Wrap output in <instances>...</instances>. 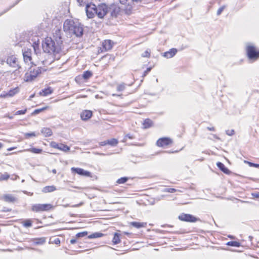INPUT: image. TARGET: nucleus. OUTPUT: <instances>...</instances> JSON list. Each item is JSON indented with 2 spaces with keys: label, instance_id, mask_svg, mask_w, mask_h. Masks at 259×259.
Segmentation results:
<instances>
[{
  "label": "nucleus",
  "instance_id": "49530a36",
  "mask_svg": "<svg viewBox=\"0 0 259 259\" xmlns=\"http://www.w3.org/2000/svg\"><path fill=\"white\" fill-rule=\"evenodd\" d=\"M26 111H27L26 109L17 111L15 113V115H17L24 114H25Z\"/></svg>",
  "mask_w": 259,
  "mask_h": 259
},
{
  "label": "nucleus",
  "instance_id": "3c124183",
  "mask_svg": "<svg viewBox=\"0 0 259 259\" xmlns=\"http://www.w3.org/2000/svg\"><path fill=\"white\" fill-rule=\"evenodd\" d=\"M248 165L250 167H254L256 168H259V164L254 163L252 162H248Z\"/></svg>",
  "mask_w": 259,
  "mask_h": 259
},
{
  "label": "nucleus",
  "instance_id": "774afa93",
  "mask_svg": "<svg viewBox=\"0 0 259 259\" xmlns=\"http://www.w3.org/2000/svg\"><path fill=\"white\" fill-rule=\"evenodd\" d=\"M213 135V137L215 139H218V140H220V138L218 137V136H217V135H214V134H213V135Z\"/></svg>",
  "mask_w": 259,
  "mask_h": 259
},
{
  "label": "nucleus",
  "instance_id": "20e7f679",
  "mask_svg": "<svg viewBox=\"0 0 259 259\" xmlns=\"http://www.w3.org/2000/svg\"><path fill=\"white\" fill-rule=\"evenodd\" d=\"M96 15L99 18L103 19L108 13V6L104 3L96 6Z\"/></svg>",
  "mask_w": 259,
  "mask_h": 259
},
{
  "label": "nucleus",
  "instance_id": "6e6d98bb",
  "mask_svg": "<svg viewBox=\"0 0 259 259\" xmlns=\"http://www.w3.org/2000/svg\"><path fill=\"white\" fill-rule=\"evenodd\" d=\"M128 1L129 0H119V2L120 3V4H122V5H126V4H127Z\"/></svg>",
  "mask_w": 259,
  "mask_h": 259
},
{
  "label": "nucleus",
  "instance_id": "7c9ffc66",
  "mask_svg": "<svg viewBox=\"0 0 259 259\" xmlns=\"http://www.w3.org/2000/svg\"><path fill=\"white\" fill-rule=\"evenodd\" d=\"M93 75L92 72L91 71L87 70L83 72L82 74V77L84 79L87 80L89 79Z\"/></svg>",
  "mask_w": 259,
  "mask_h": 259
},
{
  "label": "nucleus",
  "instance_id": "f03ea898",
  "mask_svg": "<svg viewBox=\"0 0 259 259\" xmlns=\"http://www.w3.org/2000/svg\"><path fill=\"white\" fill-rule=\"evenodd\" d=\"M42 48L45 53L58 54L61 50V47L55 42L51 37H47L42 44Z\"/></svg>",
  "mask_w": 259,
  "mask_h": 259
},
{
  "label": "nucleus",
  "instance_id": "f8f14e48",
  "mask_svg": "<svg viewBox=\"0 0 259 259\" xmlns=\"http://www.w3.org/2000/svg\"><path fill=\"white\" fill-rule=\"evenodd\" d=\"M50 146L52 148L58 149L64 152H67L70 150V147L67 145L62 143H57L56 142H52L50 143Z\"/></svg>",
  "mask_w": 259,
  "mask_h": 259
},
{
  "label": "nucleus",
  "instance_id": "5fc2aeb1",
  "mask_svg": "<svg viewBox=\"0 0 259 259\" xmlns=\"http://www.w3.org/2000/svg\"><path fill=\"white\" fill-rule=\"evenodd\" d=\"M0 97H2V98H7V97H8V94H7V92H4L3 93V94H2L0 96Z\"/></svg>",
  "mask_w": 259,
  "mask_h": 259
},
{
  "label": "nucleus",
  "instance_id": "72a5a7b5",
  "mask_svg": "<svg viewBox=\"0 0 259 259\" xmlns=\"http://www.w3.org/2000/svg\"><path fill=\"white\" fill-rule=\"evenodd\" d=\"M18 92V89L17 88H16L15 89L10 90L9 92H7V94L9 97H12L16 94Z\"/></svg>",
  "mask_w": 259,
  "mask_h": 259
},
{
  "label": "nucleus",
  "instance_id": "5701e85b",
  "mask_svg": "<svg viewBox=\"0 0 259 259\" xmlns=\"http://www.w3.org/2000/svg\"><path fill=\"white\" fill-rule=\"evenodd\" d=\"M52 92H53L52 89L50 87H49V88H47L42 90L39 92V94L40 96H47L51 94L52 93Z\"/></svg>",
  "mask_w": 259,
  "mask_h": 259
},
{
  "label": "nucleus",
  "instance_id": "0e129e2a",
  "mask_svg": "<svg viewBox=\"0 0 259 259\" xmlns=\"http://www.w3.org/2000/svg\"><path fill=\"white\" fill-rule=\"evenodd\" d=\"M143 0H132L133 3H139L142 1Z\"/></svg>",
  "mask_w": 259,
  "mask_h": 259
},
{
  "label": "nucleus",
  "instance_id": "4be33fe9",
  "mask_svg": "<svg viewBox=\"0 0 259 259\" xmlns=\"http://www.w3.org/2000/svg\"><path fill=\"white\" fill-rule=\"evenodd\" d=\"M130 224L133 227L139 229L143 227H146L147 225V223L132 222L130 223Z\"/></svg>",
  "mask_w": 259,
  "mask_h": 259
},
{
  "label": "nucleus",
  "instance_id": "9d476101",
  "mask_svg": "<svg viewBox=\"0 0 259 259\" xmlns=\"http://www.w3.org/2000/svg\"><path fill=\"white\" fill-rule=\"evenodd\" d=\"M172 143L171 139L167 137H162L159 138L156 142V145L158 147H162L168 146Z\"/></svg>",
  "mask_w": 259,
  "mask_h": 259
},
{
  "label": "nucleus",
  "instance_id": "603ef678",
  "mask_svg": "<svg viewBox=\"0 0 259 259\" xmlns=\"http://www.w3.org/2000/svg\"><path fill=\"white\" fill-rule=\"evenodd\" d=\"M10 178V176L8 174H5L2 176L1 179L3 180H7Z\"/></svg>",
  "mask_w": 259,
  "mask_h": 259
},
{
  "label": "nucleus",
  "instance_id": "a19ab883",
  "mask_svg": "<svg viewBox=\"0 0 259 259\" xmlns=\"http://www.w3.org/2000/svg\"><path fill=\"white\" fill-rule=\"evenodd\" d=\"M36 135L35 132L27 133L25 134V137L26 138H29L31 137H35Z\"/></svg>",
  "mask_w": 259,
  "mask_h": 259
},
{
  "label": "nucleus",
  "instance_id": "8fccbe9b",
  "mask_svg": "<svg viewBox=\"0 0 259 259\" xmlns=\"http://www.w3.org/2000/svg\"><path fill=\"white\" fill-rule=\"evenodd\" d=\"M150 55V53L147 50L145 51L142 54V56L143 57H149Z\"/></svg>",
  "mask_w": 259,
  "mask_h": 259
},
{
  "label": "nucleus",
  "instance_id": "a211bd4d",
  "mask_svg": "<svg viewBox=\"0 0 259 259\" xmlns=\"http://www.w3.org/2000/svg\"><path fill=\"white\" fill-rule=\"evenodd\" d=\"M23 59L25 63H28L31 61V50L27 49V51H24L23 53Z\"/></svg>",
  "mask_w": 259,
  "mask_h": 259
},
{
  "label": "nucleus",
  "instance_id": "de8ad7c7",
  "mask_svg": "<svg viewBox=\"0 0 259 259\" xmlns=\"http://www.w3.org/2000/svg\"><path fill=\"white\" fill-rule=\"evenodd\" d=\"M226 133L227 135L231 136L234 134L235 132H234V130H228L226 131Z\"/></svg>",
  "mask_w": 259,
  "mask_h": 259
},
{
  "label": "nucleus",
  "instance_id": "1a4fd4ad",
  "mask_svg": "<svg viewBox=\"0 0 259 259\" xmlns=\"http://www.w3.org/2000/svg\"><path fill=\"white\" fill-rule=\"evenodd\" d=\"M179 219L183 221L188 222H195L198 219L190 214L182 213L179 216Z\"/></svg>",
  "mask_w": 259,
  "mask_h": 259
},
{
  "label": "nucleus",
  "instance_id": "6e6552de",
  "mask_svg": "<svg viewBox=\"0 0 259 259\" xmlns=\"http://www.w3.org/2000/svg\"><path fill=\"white\" fill-rule=\"evenodd\" d=\"M96 5L93 3L87 4L85 7L86 14L88 18L91 19L96 15Z\"/></svg>",
  "mask_w": 259,
  "mask_h": 259
},
{
  "label": "nucleus",
  "instance_id": "2eb2a0df",
  "mask_svg": "<svg viewBox=\"0 0 259 259\" xmlns=\"http://www.w3.org/2000/svg\"><path fill=\"white\" fill-rule=\"evenodd\" d=\"M32 244L34 245H41L46 242V238L42 237L40 238H35L31 239Z\"/></svg>",
  "mask_w": 259,
  "mask_h": 259
},
{
  "label": "nucleus",
  "instance_id": "7ed1b4c3",
  "mask_svg": "<svg viewBox=\"0 0 259 259\" xmlns=\"http://www.w3.org/2000/svg\"><path fill=\"white\" fill-rule=\"evenodd\" d=\"M44 69L40 67L34 66L29 68V70L25 74L24 80L26 82H31L34 80L42 72Z\"/></svg>",
  "mask_w": 259,
  "mask_h": 259
},
{
  "label": "nucleus",
  "instance_id": "79ce46f5",
  "mask_svg": "<svg viewBox=\"0 0 259 259\" xmlns=\"http://www.w3.org/2000/svg\"><path fill=\"white\" fill-rule=\"evenodd\" d=\"M177 191V190L174 188H165L163 190V192L168 193H174Z\"/></svg>",
  "mask_w": 259,
  "mask_h": 259
},
{
  "label": "nucleus",
  "instance_id": "c9c22d12",
  "mask_svg": "<svg viewBox=\"0 0 259 259\" xmlns=\"http://www.w3.org/2000/svg\"><path fill=\"white\" fill-rule=\"evenodd\" d=\"M48 108H49L48 106H46V107H42L41 108L36 109L34 110V111L33 112L32 114H33V115L37 114L39 113L40 112H41L45 110H47Z\"/></svg>",
  "mask_w": 259,
  "mask_h": 259
},
{
  "label": "nucleus",
  "instance_id": "58836bf2",
  "mask_svg": "<svg viewBox=\"0 0 259 259\" xmlns=\"http://www.w3.org/2000/svg\"><path fill=\"white\" fill-rule=\"evenodd\" d=\"M128 178L127 177H122L117 181V183L118 184H124L125 183L127 180Z\"/></svg>",
  "mask_w": 259,
  "mask_h": 259
},
{
  "label": "nucleus",
  "instance_id": "2f4dec72",
  "mask_svg": "<svg viewBox=\"0 0 259 259\" xmlns=\"http://www.w3.org/2000/svg\"><path fill=\"white\" fill-rule=\"evenodd\" d=\"M103 236V234L102 233L96 232V233H93V234L90 235L89 236H88V238L89 239L97 238L101 237Z\"/></svg>",
  "mask_w": 259,
  "mask_h": 259
},
{
  "label": "nucleus",
  "instance_id": "09e8293b",
  "mask_svg": "<svg viewBox=\"0 0 259 259\" xmlns=\"http://www.w3.org/2000/svg\"><path fill=\"white\" fill-rule=\"evenodd\" d=\"M151 67L147 68V69L144 72L142 77H144L145 76H146L147 74L151 71Z\"/></svg>",
  "mask_w": 259,
  "mask_h": 259
},
{
  "label": "nucleus",
  "instance_id": "6ab92c4d",
  "mask_svg": "<svg viewBox=\"0 0 259 259\" xmlns=\"http://www.w3.org/2000/svg\"><path fill=\"white\" fill-rule=\"evenodd\" d=\"M177 50L175 48H172L168 51H167L163 54V56L166 58H171L173 57L177 53Z\"/></svg>",
  "mask_w": 259,
  "mask_h": 259
},
{
  "label": "nucleus",
  "instance_id": "4d7b16f0",
  "mask_svg": "<svg viewBox=\"0 0 259 259\" xmlns=\"http://www.w3.org/2000/svg\"><path fill=\"white\" fill-rule=\"evenodd\" d=\"M33 47L34 50L35 51V52H36L37 48V49L38 48V45L37 44H36V42H34V45H33Z\"/></svg>",
  "mask_w": 259,
  "mask_h": 259
},
{
  "label": "nucleus",
  "instance_id": "c85d7f7f",
  "mask_svg": "<svg viewBox=\"0 0 259 259\" xmlns=\"http://www.w3.org/2000/svg\"><path fill=\"white\" fill-rule=\"evenodd\" d=\"M26 151H29L35 154H40L42 152V149L36 148H31L30 149L24 150Z\"/></svg>",
  "mask_w": 259,
  "mask_h": 259
},
{
  "label": "nucleus",
  "instance_id": "412c9836",
  "mask_svg": "<svg viewBox=\"0 0 259 259\" xmlns=\"http://www.w3.org/2000/svg\"><path fill=\"white\" fill-rule=\"evenodd\" d=\"M3 199L5 201L9 203L14 202L17 200V199L15 197L10 194L5 195L3 197Z\"/></svg>",
  "mask_w": 259,
  "mask_h": 259
},
{
  "label": "nucleus",
  "instance_id": "13d9d810",
  "mask_svg": "<svg viewBox=\"0 0 259 259\" xmlns=\"http://www.w3.org/2000/svg\"><path fill=\"white\" fill-rule=\"evenodd\" d=\"M107 144H108L107 140V141H104L101 142L100 143V145H101V146H105V145H106Z\"/></svg>",
  "mask_w": 259,
  "mask_h": 259
},
{
  "label": "nucleus",
  "instance_id": "a18cd8bd",
  "mask_svg": "<svg viewBox=\"0 0 259 259\" xmlns=\"http://www.w3.org/2000/svg\"><path fill=\"white\" fill-rule=\"evenodd\" d=\"M77 2L80 6L87 4V0H77Z\"/></svg>",
  "mask_w": 259,
  "mask_h": 259
},
{
  "label": "nucleus",
  "instance_id": "423d86ee",
  "mask_svg": "<svg viewBox=\"0 0 259 259\" xmlns=\"http://www.w3.org/2000/svg\"><path fill=\"white\" fill-rule=\"evenodd\" d=\"M247 55L249 59L256 60L259 58V51H257L253 46L248 45L246 47Z\"/></svg>",
  "mask_w": 259,
  "mask_h": 259
},
{
  "label": "nucleus",
  "instance_id": "e433bc0d",
  "mask_svg": "<svg viewBox=\"0 0 259 259\" xmlns=\"http://www.w3.org/2000/svg\"><path fill=\"white\" fill-rule=\"evenodd\" d=\"M108 144L115 146L118 144V140L116 139H111L110 140H107Z\"/></svg>",
  "mask_w": 259,
  "mask_h": 259
},
{
  "label": "nucleus",
  "instance_id": "4468645a",
  "mask_svg": "<svg viewBox=\"0 0 259 259\" xmlns=\"http://www.w3.org/2000/svg\"><path fill=\"white\" fill-rule=\"evenodd\" d=\"M71 171L72 172H75L80 176L90 177L91 175V173L90 171L85 170L81 168L72 167Z\"/></svg>",
  "mask_w": 259,
  "mask_h": 259
},
{
  "label": "nucleus",
  "instance_id": "393cba45",
  "mask_svg": "<svg viewBox=\"0 0 259 259\" xmlns=\"http://www.w3.org/2000/svg\"><path fill=\"white\" fill-rule=\"evenodd\" d=\"M56 190V187L54 186H48L43 188L42 192L46 193L49 192H52Z\"/></svg>",
  "mask_w": 259,
  "mask_h": 259
},
{
  "label": "nucleus",
  "instance_id": "052dcab7",
  "mask_svg": "<svg viewBox=\"0 0 259 259\" xmlns=\"http://www.w3.org/2000/svg\"><path fill=\"white\" fill-rule=\"evenodd\" d=\"M125 137L128 138V139H133L134 138V137H133L132 135H131L129 134H127V135L125 136Z\"/></svg>",
  "mask_w": 259,
  "mask_h": 259
},
{
  "label": "nucleus",
  "instance_id": "0eeeda50",
  "mask_svg": "<svg viewBox=\"0 0 259 259\" xmlns=\"http://www.w3.org/2000/svg\"><path fill=\"white\" fill-rule=\"evenodd\" d=\"M53 207L51 204H35L32 205V210L35 212L48 211Z\"/></svg>",
  "mask_w": 259,
  "mask_h": 259
},
{
  "label": "nucleus",
  "instance_id": "4c0bfd02",
  "mask_svg": "<svg viewBox=\"0 0 259 259\" xmlns=\"http://www.w3.org/2000/svg\"><path fill=\"white\" fill-rule=\"evenodd\" d=\"M88 235V232L87 231H83L81 232L78 233L76 234V238H79L81 237H83Z\"/></svg>",
  "mask_w": 259,
  "mask_h": 259
},
{
  "label": "nucleus",
  "instance_id": "69168bd1",
  "mask_svg": "<svg viewBox=\"0 0 259 259\" xmlns=\"http://www.w3.org/2000/svg\"><path fill=\"white\" fill-rule=\"evenodd\" d=\"M112 96L113 97H120L121 96V95H118V94H113L112 95Z\"/></svg>",
  "mask_w": 259,
  "mask_h": 259
},
{
  "label": "nucleus",
  "instance_id": "c03bdc74",
  "mask_svg": "<svg viewBox=\"0 0 259 259\" xmlns=\"http://www.w3.org/2000/svg\"><path fill=\"white\" fill-rule=\"evenodd\" d=\"M225 8H226L225 6H223L222 7H220L217 11V15L218 16L220 15Z\"/></svg>",
  "mask_w": 259,
  "mask_h": 259
},
{
  "label": "nucleus",
  "instance_id": "c756f323",
  "mask_svg": "<svg viewBox=\"0 0 259 259\" xmlns=\"http://www.w3.org/2000/svg\"><path fill=\"white\" fill-rule=\"evenodd\" d=\"M22 0H17L13 5H11L8 8L5 9L3 12L0 13V17L2 16L5 13L8 12L9 10H10L12 8L14 7L16 5H17L20 1Z\"/></svg>",
  "mask_w": 259,
  "mask_h": 259
},
{
  "label": "nucleus",
  "instance_id": "39448f33",
  "mask_svg": "<svg viewBox=\"0 0 259 259\" xmlns=\"http://www.w3.org/2000/svg\"><path fill=\"white\" fill-rule=\"evenodd\" d=\"M108 12L110 13L111 17L116 18L121 15V11L118 5L112 4L108 7Z\"/></svg>",
  "mask_w": 259,
  "mask_h": 259
},
{
  "label": "nucleus",
  "instance_id": "b1692460",
  "mask_svg": "<svg viewBox=\"0 0 259 259\" xmlns=\"http://www.w3.org/2000/svg\"><path fill=\"white\" fill-rule=\"evenodd\" d=\"M41 133L46 137L52 135V131L50 128L44 127L41 130Z\"/></svg>",
  "mask_w": 259,
  "mask_h": 259
},
{
  "label": "nucleus",
  "instance_id": "aec40b11",
  "mask_svg": "<svg viewBox=\"0 0 259 259\" xmlns=\"http://www.w3.org/2000/svg\"><path fill=\"white\" fill-rule=\"evenodd\" d=\"M217 165L218 168L224 173L228 175L230 174L231 171L230 170L227 168L225 165L221 162H218L217 163Z\"/></svg>",
  "mask_w": 259,
  "mask_h": 259
},
{
  "label": "nucleus",
  "instance_id": "ddd939ff",
  "mask_svg": "<svg viewBox=\"0 0 259 259\" xmlns=\"http://www.w3.org/2000/svg\"><path fill=\"white\" fill-rule=\"evenodd\" d=\"M62 32L60 29H57L55 31V32L54 33V39L55 40L56 43L59 45V46L61 47V45L62 44L63 40L61 35Z\"/></svg>",
  "mask_w": 259,
  "mask_h": 259
},
{
  "label": "nucleus",
  "instance_id": "dca6fc26",
  "mask_svg": "<svg viewBox=\"0 0 259 259\" xmlns=\"http://www.w3.org/2000/svg\"><path fill=\"white\" fill-rule=\"evenodd\" d=\"M113 44V42L110 39L105 40L102 44L103 49L105 51L110 50L112 48Z\"/></svg>",
  "mask_w": 259,
  "mask_h": 259
},
{
  "label": "nucleus",
  "instance_id": "864d4df0",
  "mask_svg": "<svg viewBox=\"0 0 259 259\" xmlns=\"http://www.w3.org/2000/svg\"><path fill=\"white\" fill-rule=\"evenodd\" d=\"M251 195L255 198H259V192L252 193Z\"/></svg>",
  "mask_w": 259,
  "mask_h": 259
},
{
  "label": "nucleus",
  "instance_id": "9b49d317",
  "mask_svg": "<svg viewBox=\"0 0 259 259\" xmlns=\"http://www.w3.org/2000/svg\"><path fill=\"white\" fill-rule=\"evenodd\" d=\"M6 62L10 66L16 68L18 69L21 68L18 63V59L14 56L9 57L6 61Z\"/></svg>",
  "mask_w": 259,
  "mask_h": 259
},
{
  "label": "nucleus",
  "instance_id": "37998d69",
  "mask_svg": "<svg viewBox=\"0 0 259 259\" xmlns=\"http://www.w3.org/2000/svg\"><path fill=\"white\" fill-rule=\"evenodd\" d=\"M52 243L55 244H59L60 243V240L59 238H55L54 239H51Z\"/></svg>",
  "mask_w": 259,
  "mask_h": 259
},
{
  "label": "nucleus",
  "instance_id": "338daca9",
  "mask_svg": "<svg viewBox=\"0 0 259 259\" xmlns=\"http://www.w3.org/2000/svg\"><path fill=\"white\" fill-rule=\"evenodd\" d=\"M6 117H8L9 119H12L13 118V116H10V115H5Z\"/></svg>",
  "mask_w": 259,
  "mask_h": 259
},
{
  "label": "nucleus",
  "instance_id": "e2e57ef3",
  "mask_svg": "<svg viewBox=\"0 0 259 259\" xmlns=\"http://www.w3.org/2000/svg\"><path fill=\"white\" fill-rule=\"evenodd\" d=\"M207 129L210 131H215V128L214 127H207Z\"/></svg>",
  "mask_w": 259,
  "mask_h": 259
},
{
  "label": "nucleus",
  "instance_id": "f704fd0d",
  "mask_svg": "<svg viewBox=\"0 0 259 259\" xmlns=\"http://www.w3.org/2000/svg\"><path fill=\"white\" fill-rule=\"evenodd\" d=\"M226 244L228 246H234V247H239L241 246L240 243L239 242L236 241H231L228 242Z\"/></svg>",
  "mask_w": 259,
  "mask_h": 259
},
{
  "label": "nucleus",
  "instance_id": "f257e3e1",
  "mask_svg": "<svg viewBox=\"0 0 259 259\" xmlns=\"http://www.w3.org/2000/svg\"><path fill=\"white\" fill-rule=\"evenodd\" d=\"M63 29L66 33L76 37H80L83 33L82 25L77 21L66 20L64 23Z\"/></svg>",
  "mask_w": 259,
  "mask_h": 259
},
{
  "label": "nucleus",
  "instance_id": "cd10ccee",
  "mask_svg": "<svg viewBox=\"0 0 259 259\" xmlns=\"http://www.w3.org/2000/svg\"><path fill=\"white\" fill-rule=\"evenodd\" d=\"M120 234L118 233H115L112 239V242L114 244H117L120 242Z\"/></svg>",
  "mask_w": 259,
  "mask_h": 259
},
{
  "label": "nucleus",
  "instance_id": "a878e982",
  "mask_svg": "<svg viewBox=\"0 0 259 259\" xmlns=\"http://www.w3.org/2000/svg\"><path fill=\"white\" fill-rule=\"evenodd\" d=\"M143 126L144 128H148L152 126L153 121L149 119H146L143 122Z\"/></svg>",
  "mask_w": 259,
  "mask_h": 259
},
{
  "label": "nucleus",
  "instance_id": "680f3d73",
  "mask_svg": "<svg viewBox=\"0 0 259 259\" xmlns=\"http://www.w3.org/2000/svg\"><path fill=\"white\" fill-rule=\"evenodd\" d=\"M83 204V202H80V203L79 204H75V205H74L72 206V207H79L81 205H82Z\"/></svg>",
  "mask_w": 259,
  "mask_h": 259
},
{
  "label": "nucleus",
  "instance_id": "bb28decb",
  "mask_svg": "<svg viewBox=\"0 0 259 259\" xmlns=\"http://www.w3.org/2000/svg\"><path fill=\"white\" fill-rule=\"evenodd\" d=\"M133 9V6L130 3H128L127 5L124 9V11L126 15H129L132 14Z\"/></svg>",
  "mask_w": 259,
  "mask_h": 259
},
{
  "label": "nucleus",
  "instance_id": "473e14b6",
  "mask_svg": "<svg viewBox=\"0 0 259 259\" xmlns=\"http://www.w3.org/2000/svg\"><path fill=\"white\" fill-rule=\"evenodd\" d=\"M126 84L125 83H119L117 85L116 90L118 92H122L125 89Z\"/></svg>",
  "mask_w": 259,
  "mask_h": 259
},
{
  "label": "nucleus",
  "instance_id": "f3484780",
  "mask_svg": "<svg viewBox=\"0 0 259 259\" xmlns=\"http://www.w3.org/2000/svg\"><path fill=\"white\" fill-rule=\"evenodd\" d=\"M93 113L91 110H84L80 114V117L82 120H87L92 116Z\"/></svg>",
  "mask_w": 259,
  "mask_h": 259
},
{
  "label": "nucleus",
  "instance_id": "ea45409f",
  "mask_svg": "<svg viewBox=\"0 0 259 259\" xmlns=\"http://www.w3.org/2000/svg\"><path fill=\"white\" fill-rule=\"evenodd\" d=\"M23 226L25 227H30L32 226V222L30 220H27L24 222Z\"/></svg>",
  "mask_w": 259,
  "mask_h": 259
},
{
  "label": "nucleus",
  "instance_id": "bf43d9fd",
  "mask_svg": "<svg viewBox=\"0 0 259 259\" xmlns=\"http://www.w3.org/2000/svg\"><path fill=\"white\" fill-rule=\"evenodd\" d=\"M70 242L71 244H74L76 242V239L75 238H72L70 240Z\"/></svg>",
  "mask_w": 259,
  "mask_h": 259
}]
</instances>
